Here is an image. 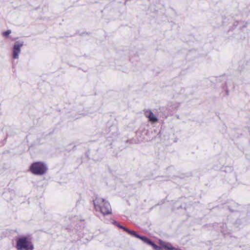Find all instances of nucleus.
I'll return each instance as SVG.
<instances>
[{
	"instance_id": "nucleus-9",
	"label": "nucleus",
	"mask_w": 250,
	"mask_h": 250,
	"mask_svg": "<svg viewBox=\"0 0 250 250\" xmlns=\"http://www.w3.org/2000/svg\"><path fill=\"white\" fill-rule=\"evenodd\" d=\"M11 33V31L10 30H7L5 32H4L3 33V35L4 36H8Z\"/></svg>"
},
{
	"instance_id": "nucleus-4",
	"label": "nucleus",
	"mask_w": 250,
	"mask_h": 250,
	"mask_svg": "<svg viewBox=\"0 0 250 250\" xmlns=\"http://www.w3.org/2000/svg\"><path fill=\"white\" fill-rule=\"evenodd\" d=\"M30 171L36 175H42L47 170V167L45 165L40 162L34 163L30 166Z\"/></svg>"
},
{
	"instance_id": "nucleus-6",
	"label": "nucleus",
	"mask_w": 250,
	"mask_h": 250,
	"mask_svg": "<svg viewBox=\"0 0 250 250\" xmlns=\"http://www.w3.org/2000/svg\"><path fill=\"white\" fill-rule=\"evenodd\" d=\"M23 45L22 42H16L13 47V58L14 59H18L19 55L21 52V48Z\"/></svg>"
},
{
	"instance_id": "nucleus-3",
	"label": "nucleus",
	"mask_w": 250,
	"mask_h": 250,
	"mask_svg": "<svg viewBox=\"0 0 250 250\" xmlns=\"http://www.w3.org/2000/svg\"><path fill=\"white\" fill-rule=\"evenodd\" d=\"M114 224L115 225H116V226H117L118 227L122 229L125 231L128 232L129 234H130L131 235H133L136 237L139 238L140 239L142 240L145 242L151 245L155 250H161V248L157 246L155 244H154L152 242H150L147 238H146L145 237L141 236L137 234L135 231H132V230H130L128 229H127V228L124 227L122 226H121L118 222H117L116 221L114 222Z\"/></svg>"
},
{
	"instance_id": "nucleus-1",
	"label": "nucleus",
	"mask_w": 250,
	"mask_h": 250,
	"mask_svg": "<svg viewBox=\"0 0 250 250\" xmlns=\"http://www.w3.org/2000/svg\"><path fill=\"white\" fill-rule=\"evenodd\" d=\"M17 250H33L34 246L28 237L22 236L16 240Z\"/></svg>"
},
{
	"instance_id": "nucleus-8",
	"label": "nucleus",
	"mask_w": 250,
	"mask_h": 250,
	"mask_svg": "<svg viewBox=\"0 0 250 250\" xmlns=\"http://www.w3.org/2000/svg\"><path fill=\"white\" fill-rule=\"evenodd\" d=\"M160 244L161 247L165 249L166 250H180L177 248L173 247L170 244L167 243L165 242L161 241L160 242Z\"/></svg>"
},
{
	"instance_id": "nucleus-5",
	"label": "nucleus",
	"mask_w": 250,
	"mask_h": 250,
	"mask_svg": "<svg viewBox=\"0 0 250 250\" xmlns=\"http://www.w3.org/2000/svg\"><path fill=\"white\" fill-rule=\"evenodd\" d=\"M98 207L101 212L104 215L109 214L111 213V208L109 204L103 199H99L97 201Z\"/></svg>"
},
{
	"instance_id": "nucleus-2",
	"label": "nucleus",
	"mask_w": 250,
	"mask_h": 250,
	"mask_svg": "<svg viewBox=\"0 0 250 250\" xmlns=\"http://www.w3.org/2000/svg\"><path fill=\"white\" fill-rule=\"evenodd\" d=\"M114 224L115 225H116V226H117L118 227L122 229L125 231L128 232L129 234H130L131 235H133L136 237L139 238L140 239L142 240L145 242L151 245L155 250H161V248L157 246L155 244H154L152 242H150L147 238H146L145 237L141 236L137 234L135 231H132V230H130L128 229H127V228L124 227L122 226H121L118 222H117L116 221L114 222Z\"/></svg>"
},
{
	"instance_id": "nucleus-7",
	"label": "nucleus",
	"mask_w": 250,
	"mask_h": 250,
	"mask_svg": "<svg viewBox=\"0 0 250 250\" xmlns=\"http://www.w3.org/2000/svg\"><path fill=\"white\" fill-rule=\"evenodd\" d=\"M145 115L152 123H155L157 120V117L150 110H146L145 111Z\"/></svg>"
}]
</instances>
